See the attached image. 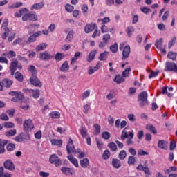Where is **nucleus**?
Returning <instances> with one entry per match:
<instances>
[{"instance_id":"obj_1","label":"nucleus","mask_w":177,"mask_h":177,"mask_svg":"<svg viewBox=\"0 0 177 177\" xmlns=\"http://www.w3.org/2000/svg\"><path fill=\"white\" fill-rule=\"evenodd\" d=\"M66 151L68 154H71V153H78V158H84L85 157V153L77 151L75 149V147H74V142H73V139L69 138L68 143L66 145Z\"/></svg>"},{"instance_id":"obj_2","label":"nucleus","mask_w":177,"mask_h":177,"mask_svg":"<svg viewBox=\"0 0 177 177\" xmlns=\"http://www.w3.org/2000/svg\"><path fill=\"white\" fill-rule=\"evenodd\" d=\"M149 97L147 94V91H142L140 94H138L137 100L140 102L139 106L141 109H143L145 106L149 105V101L147 100V97Z\"/></svg>"},{"instance_id":"obj_3","label":"nucleus","mask_w":177,"mask_h":177,"mask_svg":"<svg viewBox=\"0 0 177 177\" xmlns=\"http://www.w3.org/2000/svg\"><path fill=\"white\" fill-rule=\"evenodd\" d=\"M35 127L34 126V122L31 119H26L23 123V131L26 133H28L30 131H32Z\"/></svg>"},{"instance_id":"obj_4","label":"nucleus","mask_w":177,"mask_h":177,"mask_svg":"<svg viewBox=\"0 0 177 177\" xmlns=\"http://www.w3.org/2000/svg\"><path fill=\"white\" fill-rule=\"evenodd\" d=\"M165 71H172L177 74V65L176 63L172 62H166L165 64Z\"/></svg>"},{"instance_id":"obj_5","label":"nucleus","mask_w":177,"mask_h":177,"mask_svg":"<svg viewBox=\"0 0 177 177\" xmlns=\"http://www.w3.org/2000/svg\"><path fill=\"white\" fill-rule=\"evenodd\" d=\"M30 82L31 85L36 86V88H42V82H41V80L38 79L37 75H31V77H30Z\"/></svg>"},{"instance_id":"obj_6","label":"nucleus","mask_w":177,"mask_h":177,"mask_svg":"<svg viewBox=\"0 0 177 177\" xmlns=\"http://www.w3.org/2000/svg\"><path fill=\"white\" fill-rule=\"evenodd\" d=\"M49 161L50 164H54L55 167H60L62 165V160L59 158V156L56 154H53L50 156Z\"/></svg>"},{"instance_id":"obj_7","label":"nucleus","mask_w":177,"mask_h":177,"mask_svg":"<svg viewBox=\"0 0 177 177\" xmlns=\"http://www.w3.org/2000/svg\"><path fill=\"white\" fill-rule=\"evenodd\" d=\"M53 57H55V56L52 55L50 54V53H49V51H48V50L41 52L39 53L40 60H44V62L50 60V59H53Z\"/></svg>"},{"instance_id":"obj_8","label":"nucleus","mask_w":177,"mask_h":177,"mask_svg":"<svg viewBox=\"0 0 177 177\" xmlns=\"http://www.w3.org/2000/svg\"><path fill=\"white\" fill-rule=\"evenodd\" d=\"M130 54H131V46H129V45H127L124 46V48H123L122 60H127V59L129 57Z\"/></svg>"},{"instance_id":"obj_9","label":"nucleus","mask_w":177,"mask_h":177,"mask_svg":"<svg viewBox=\"0 0 177 177\" xmlns=\"http://www.w3.org/2000/svg\"><path fill=\"white\" fill-rule=\"evenodd\" d=\"M42 35V32L38 31L37 32L33 33L30 35L27 40V44H32V42H35L37 41V37H39V35Z\"/></svg>"},{"instance_id":"obj_10","label":"nucleus","mask_w":177,"mask_h":177,"mask_svg":"<svg viewBox=\"0 0 177 177\" xmlns=\"http://www.w3.org/2000/svg\"><path fill=\"white\" fill-rule=\"evenodd\" d=\"M23 99H24V94L18 91L17 95L11 99V102H14V103H21Z\"/></svg>"},{"instance_id":"obj_11","label":"nucleus","mask_w":177,"mask_h":177,"mask_svg":"<svg viewBox=\"0 0 177 177\" xmlns=\"http://www.w3.org/2000/svg\"><path fill=\"white\" fill-rule=\"evenodd\" d=\"M97 28V25L95 23H91L90 24H87L84 27V32L86 34H89V32H92L93 30Z\"/></svg>"},{"instance_id":"obj_12","label":"nucleus","mask_w":177,"mask_h":177,"mask_svg":"<svg viewBox=\"0 0 177 177\" xmlns=\"http://www.w3.org/2000/svg\"><path fill=\"white\" fill-rule=\"evenodd\" d=\"M4 168L8 171H15V163L10 160H7L3 163Z\"/></svg>"},{"instance_id":"obj_13","label":"nucleus","mask_w":177,"mask_h":177,"mask_svg":"<svg viewBox=\"0 0 177 177\" xmlns=\"http://www.w3.org/2000/svg\"><path fill=\"white\" fill-rule=\"evenodd\" d=\"M155 46L157 48V49H159L160 52L163 53V55L167 54V50H165V48H162V38H160L156 42Z\"/></svg>"},{"instance_id":"obj_14","label":"nucleus","mask_w":177,"mask_h":177,"mask_svg":"<svg viewBox=\"0 0 177 177\" xmlns=\"http://www.w3.org/2000/svg\"><path fill=\"white\" fill-rule=\"evenodd\" d=\"M19 64V62L17 60H15L10 63V71L11 75H14L16 70H17V65Z\"/></svg>"},{"instance_id":"obj_15","label":"nucleus","mask_w":177,"mask_h":177,"mask_svg":"<svg viewBox=\"0 0 177 177\" xmlns=\"http://www.w3.org/2000/svg\"><path fill=\"white\" fill-rule=\"evenodd\" d=\"M61 171L62 172V174L66 176L73 175V174H74V170H73L72 168L67 167H62Z\"/></svg>"},{"instance_id":"obj_16","label":"nucleus","mask_w":177,"mask_h":177,"mask_svg":"<svg viewBox=\"0 0 177 177\" xmlns=\"http://www.w3.org/2000/svg\"><path fill=\"white\" fill-rule=\"evenodd\" d=\"M137 170L143 171V172L146 174V175H151L150 169H149V167H144L142 164L138 165Z\"/></svg>"},{"instance_id":"obj_17","label":"nucleus","mask_w":177,"mask_h":177,"mask_svg":"<svg viewBox=\"0 0 177 177\" xmlns=\"http://www.w3.org/2000/svg\"><path fill=\"white\" fill-rule=\"evenodd\" d=\"M3 84L4 85V88H6V89H9L12 85H13V80L6 78L3 80Z\"/></svg>"},{"instance_id":"obj_18","label":"nucleus","mask_w":177,"mask_h":177,"mask_svg":"<svg viewBox=\"0 0 177 177\" xmlns=\"http://www.w3.org/2000/svg\"><path fill=\"white\" fill-rule=\"evenodd\" d=\"M3 30L4 33L1 35V38L3 39H6V38H8V37H9V35L13 32V30H11L8 27H4Z\"/></svg>"},{"instance_id":"obj_19","label":"nucleus","mask_w":177,"mask_h":177,"mask_svg":"<svg viewBox=\"0 0 177 177\" xmlns=\"http://www.w3.org/2000/svg\"><path fill=\"white\" fill-rule=\"evenodd\" d=\"M15 142H26V134L24 133H21L19 135L16 136L14 139Z\"/></svg>"},{"instance_id":"obj_20","label":"nucleus","mask_w":177,"mask_h":177,"mask_svg":"<svg viewBox=\"0 0 177 177\" xmlns=\"http://www.w3.org/2000/svg\"><path fill=\"white\" fill-rule=\"evenodd\" d=\"M62 73H66L68 70H70V66H68V61H65L61 67L59 68Z\"/></svg>"},{"instance_id":"obj_21","label":"nucleus","mask_w":177,"mask_h":177,"mask_svg":"<svg viewBox=\"0 0 177 177\" xmlns=\"http://www.w3.org/2000/svg\"><path fill=\"white\" fill-rule=\"evenodd\" d=\"M13 75L17 81H19V82H23L24 80V76H23V74H21V73L17 71L14 73Z\"/></svg>"},{"instance_id":"obj_22","label":"nucleus","mask_w":177,"mask_h":177,"mask_svg":"<svg viewBox=\"0 0 177 177\" xmlns=\"http://www.w3.org/2000/svg\"><path fill=\"white\" fill-rule=\"evenodd\" d=\"M80 164L82 168H88V166L89 165V159L84 158L80 160Z\"/></svg>"},{"instance_id":"obj_23","label":"nucleus","mask_w":177,"mask_h":177,"mask_svg":"<svg viewBox=\"0 0 177 177\" xmlns=\"http://www.w3.org/2000/svg\"><path fill=\"white\" fill-rule=\"evenodd\" d=\"M113 81L114 82H116V84H122V82H125V78H124L123 76H121V75H116Z\"/></svg>"},{"instance_id":"obj_24","label":"nucleus","mask_w":177,"mask_h":177,"mask_svg":"<svg viewBox=\"0 0 177 177\" xmlns=\"http://www.w3.org/2000/svg\"><path fill=\"white\" fill-rule=\"evenodd\" d=\"M96 53H97V50H93L92 51L90 52L88 54V58H87V62L91 63L93 59H95V57L96 56Z\"/></svg>"},{"instance_id":"obj_25","label":"nucleus","mask_w":177,"mask_h":177,"mask_svg":"<svg viewBox=\"0 0 177 177\" xmlns=\"http://www.w3.org/2000/svg\"><path fill=\"white\" fill-rule=\"evenodd\" d=\"M67 158L73 165H75L76 168H78V167H80V165H78V160H77V158H74L73 156H68Z\"/></svg>"},{"instance_id":"obj_26","label":"nucleus","mask_w":177,"mask_h":177,"mask_svg":"<svg viewBox=\"0 0 177 177\" xmlns=\"http://www.w3.org/2000/svg\"><path fill=\"white\" fill-rule=\"evenodd\" d=\"M146 129H147V131H149L151 133H153V135H157V129L154 126H153V124H147Z\"/></svg>"},{"instance_id":"obj_27","label":"nucleus","mask_w":177,"mask_h":177,"mask_svg":"<svg viewBox=\"0 0 177 177\" xmlns=\"http://www.w3.org/2000/svg\"><path fill=\"white\" fill-rule=\"evenodd\" d=\"M29 92L34 99H38L39 97V95H41V93L38 89L30 90Z\"/></svg>"},{"instance_id":"obj_28","label":"nucleus","mask_w":177,"mask_h":177,"mask_svg":"<svg viewBox=\"0 0 177 177\" xmlns=\"http://www.w3.org/2000/svg\"><path fill=\"white\" fill-rule=\"evenodd\" d=\"M133 136H135V133H133V131L129 132L130 138L126 141V143L128 146H130V145H133L135 143L133 140H132V139H133Z\"/></svg>"},{"instance_id":"obj_29","label":"nucleus","mask_w":177,"mask_h":177,"mask_svg":"<svg viewBox=\"0 0 177 177\" xmlns=\"http://www.w3.org/2000/svg\"><path fill=\"white\" fill-rule=\"evenodd\" d=\"M8 140H4L0 142V154L5 153V146H6V144L8 143Z\"/></svg>"},{"instance_id":"obj_30","label":"nucleus","mask_w":177,"mask_h":177,"mask_svg":"<svg viewBox=\"0 0 177 177\" xmlns=\"http://www.w3.org/2000/svg\"><path fill=\"white\" fill-rule=\"evenodd\" d=\"M177 57V53L170 51L167 54V58L170 59V60H172L173 62H175L176 60Z\"/></svg>"},{"instance_id":"obj_31","label":"nucleus","mask_w":177,"mask_h":177,"mask_svg":"<svg viewBox=\"0 0 177 177\" xmlns=\"http://www.w3.org/2000/svg\"><path fill=\"white\" fill-rule=\"evenodd\" d=\"M112 165L114 168L118 169L121 167V161L117 158L112 160Z\"/></svg>"},{"instance_id":"obj_32","label":"nucleus","mask_w":177,"mask_h":177,"mask_svg":"<svg viewBox=\"0 0 177 177\" xmlns=\"http://www.w3.org/2000/svg\"><path fill=\"white\" fill-rule=\"evenodd\" d=\"M2 56H6L8 59H12V57H16V53L13 50H10L8 53H3Z\"/></svg>"},{"instance_id":"obj_33","label":"nucleus","mask_w":177,"mask_h":177,"mask_svg":"<svg viewBox=\"0 0 177 177\" xmlns=\"http://www.w3.org/2000/svg\"><path fill=\"white\" fill-rule=\"evenodd\" d=\"M128 138H129V133L128 134L127 127H125L122 131L120 139L121 140H125V139H128Z\"/></svg>"},{"instance_id":"obj_34","label":"nucleus","mask_w":177,"mask_h":177,"mask_svg":"<svg viewBox=\"0 0 177 177\" xmlns=\"http://www.w3.org/2000/svg\"><path fill=\"white\" fill-rule=\"evenodd\" d=\"M167 142L165 140H160L158 142V147H159V149H164L165 150V149H167Z\"/></svg>"},{"instance_id":"obj_35","label":"nucleus","mask_w":177,"mask_h":177,"mask_svg":"<svg viewBox=\"0 0 177 177\" xmlns=\"http://www.w3.org/2000/svg\"><path fill=\"white\" fill-rule=\"evenodd\" d=\"M44 2H40V3H35L31 7V10H34L35 9L36 10H38L39 9H42V8H44Z\"/></svg>"},{"instance_id":"obj_36","label":"nucleus","mask_w":177,"mask_h":177,"mask_svg":"<svg viewBox=\"0 0 177 177\" xmlns=\"http://www.w3.org/2000/svg\"><path fill=\"white\" fill-rule=\"evenodd\" d=\"M108 56H109V52L104 51L100 54L98 59L99 60H100V62H103V60L107 59Z\"/></svg>"},{"instance_id":"obj_37","label":"nucleus","mask_w":177,"mask_h":177,"mask_svg":"<svg viewBox=\"0 0 177 177\" xmlns=\"http://www.w3.org/2000/svg\"><path fill=\"white\" fill-rule=\"evenodd\" d=\"M64 57H65L64 54H63L62 53H57L55 55V59L56 62H62V60H63Z\"/></svg>"},{"instance_id":"obj_38","label":"nucleus","mask_w":177,"mask_h":177,"mask_svg":"<svg viewBox=\"0 0 177 177\" xmlns=\"http://www.w3.org/2000/svg\"><path fill=\"white\" fill-rule=\"evenodd\" d=\"M135 32V28L133 26H129L126 28V32L129 37V38H131L132 37V32Z\"/></svg>"},{"instance_id":"obj_39","label":"nucleus","mask_w":177,"mask_h":177,"mask_svg":"<svg viewBox=\"0 0 177 177\" xmlns=\"http://www.w3.org/2000/svg\"><path fill=\"white\" fill-rule=\"evenodd\" d=\"M162 94L167 95L168 97H172V96H174V94L168 93V86H164L162 88Z\"/></svg>"},{"instance_id":"obj_40","label":"nucleus","mask_w":177,"mask_h":177,"mask_svg":"<svg viewBox=\"0 0 177 177\" xmlns=\"http://www.w3.org/2000/svg\"><path fill=\"white\" fill-rule=\"evenodd\" d=\"M74 38V32L73 31H69L68 32V35L65 39L66 42H70Z\"/></svg>"},{"instance_id":"obj_41","label":"nucleus","mask_w":177,"mask_h":177,"mask_svg":"<svg viewBox=\"0 0 177 177\" xmlns=\"http://www.w3.org/2000/svg\"><path fill=\"white\" fill-rule=\"evenodd\" d=\"M46 46H48L46 45V44L45 43H41L40 44H39L37 47H36V50L37 52H41V50H44V49H46Z\"/></svg>"},{"instance_id":"obj_42","label":"nucleus","mask_w":177,"mask_h":177,"mask_svg":"<svg viewBox=\"0 0 177 177\" xmlns=\"http://www.w3.org/2000/svg\"><path fill=\"white\" fill-rule=\"evenodd\" d=\"M50 118L57 119L60 118V113L59 111H53L49 114Z\"/></svg>"},{"instance_id":"obj_43","label":"nucleus","mask_w":177,"mask_h":177,"mask_svg":"<svg viewBox=\"0 0 177 177\" xmlns=\"http://www.w3.org/2000/svg\"><path fill=\"white\" fill-rule=\"evenodd\" d=\"M51 143L55 146H62L63 145V140L53 139L51 140Z\"/></svg>"},{"instance_id":"obj_44","label":"nucleus","mask_w":177,"mask_h":177,"mask_svg":"<svg viewBox=\"0 0 177 177\" xmlns=\"http://www.w3.org/2000/svg\"><path fill=\"white\" fill-rule=\"evenodd\" d=\"M26 10H27V8H22L19 10V12H17L15 13L14 15L15 17H21V16H23V13L26 12Z\"/></svg>"},{"instance_id":"obj_45","label":"nucleus","mask_w":177,"mask_h":177,"mask_svg":"<svg viewBox=\"0 0 177 177\" xmlns=\"http://www.w3.org/2000/svg\"><path fill=\"white\" fill-rule=\"evenodd\" d=\"M129 73H131V67L127 68L122 73V75L123 78H127L129 77Z\"/></svg>"},{"instance_id":"obj_46","label":"nucleus","mask_w":177,"mask_h":177,"mask_svg":"<svg viewBox=\"0 0 177 177\" xmlns=\"http://www.w3.org/2000/svg\"><path fill=\"white\" fill-rule=\"evenodd\" d=\"M110 50H111L112 53H117L118 51V44L115 43L114 44L110 46Z\"/></svg>"},{"instance_id":"obj_47","label":"nucleus","mask_w":177,"mask_h":177,"mask_svg":"<svg viewBox=\"0 0 177 177\" xmlns=\"http://www.w3.org/2000/svg\"><path fill=\"white\" fill-rule=\"evenodd\" d=\"M118 157L120 160H125L127 157V151L125 150H122L119 153Z\"/></svg>"},{"instance_id":"obj_48","label":"nucleus","mask_w":177,"mask_h":177,"mask_svg":"<svg viewBox=\"0 0 177 177\" xmlns=\"http://www.w3.org/2000/svg\"><path fill=\"white\" fill-rule=\"evenodd\" d=\"M16 129L10 130L6 132V136L10 137V136H15L17 133Z\"/></svg>"},{"instance_id":"obj_49","label":"nucleus","mask_w":177,"mask_h":177,"mask_svg":"<svg viewBox=\"0 0 177 177\" xmlns=\"http://www.w3.org/2000/svg\"><path fill=\"white\" fill-rule=\"evenodd\" d=\"M110 151L109 150H105L103 153V155H102V158L104 160H109V158H110Z\"/></svg>"},{"instance_id":"obj_50","label":"nucleus","mask_w":177,"mask_h":177,"mask_svg":"<svg viewBox=\"0 0 177 177\" xmlns=\"http://www.w3.org/2000/svg\"><path fill=\"white\" fill-rule=\"evenodd\" d=\"M28 70L32 73V75H37V68H35L34 65L29 66Z\"/></svg>"},{"instance_id":"obj_51","label":"nucleus","mask_w":177,"mask_h":177,"mask_svg":"<svg viewBox=\"0 0 177 177\" xmlns=\"http://www.w3.org/2000/svg\"><path fill=\"white\" fill-rule=\"evenodd\" d=\"M108 147L111 150V151H116V150H117V145H115V143H114V142H110L108 145Z\"/></svg>"},{"instance_id":"obj_52","label":"nucleus","mask_w":177,"mask_h":177,"mask_svg":"<svg viewBox=\"0 0 177 177\" xmlns=\"http://www.w3.org/2000/svg\"><path fill=\"white\" fill-rule=\"evenodd\" d=\"M80 135H82V138H86L88 135V131L85 127H82L80 129Z\"/></svg>"},{"instance_id":"obj_53","label":"nucleus","mask_w":177,"mask_h":177,"mask_svg":"<svg viewBox=\"0 0 177 177\" xmlns=\"http://www.w3.org/2000/svg\"><path fill=\"white\" fill-rule=\"evenodd\" d=\"M65 10L68 12V13H71L74 10V6H71V4H66L65 6Z\"/></svg>"},{"instance_id":"obj_54","label":"nucleus","mask_w":177,"mask_h":177,"mask_svg":"<svg viewBox=\"0 0 177 177\" xmlns=\"http://www.w3.org/2000/svg\"><path fill=\"white\" fill-rule=\"evenodd\" d=\"M90 95H91V90H86V91H84L82 95V100H84V99H86L87 97H89Z\"/></svg>"},{"instance_id":"obj_55","label":"nucleus","mask_w":177,"mask_h":177,"mask_svg":"<svg viewBox=\"0 0 177 177\" xmlns=\"http://www.w3.org/2000/svg\"><path fill=\"white\" fill-rule=\"evenodd\" d=\"M15 149H16V145L13 143H9L7 145L8 151H13V150H15Z\"/></svg>"},{"instance_id":"obj_56","label":"nucleus","mask_w":177,"mask_h":177,"mask_svg":"<svg viewBox=\"0 0 177 177\" xmlns=\"http://www.w3.org/2000/svg\"><path fill=\"white\" fill-rule=\"evenodd\" d=\"M176 41V37H174L171 39V40L169 41L168 48L169 49H171L174 45H175V42Z\"/></svg>"},{"instance_id":"obj_57","label":"nucleus","mask_w":177,"mask_h":177,"mask_svg":"<svg viewBox=\"0 0 177 177\" xmlns=\"http://www.w3.org/2000/svg\"><path fill=\"white\" fill-rule=\"evenodd\" d=\"M29 15V20L31 21H37L38 20V17L35 15V14L28 13Z\"/></svg>"},{"instance_id":"obj_58","label":"nucleus","mask_w":177,"mask_h":177,"mask_svg":"<svg viewBox=\"0 0 177 177\" xmlns=\"http://www.w3.org/2000/svg\"><path fill=\"white\" fill-rule=\"evenodd\" d=\"M96 37H100V30L96 28L92 35V38H96Z\"/></svg>"},{"instance_id":"obj_59","label":"nucleus","mask_w":177,"mask_h":177,"mask_svg":"<svg viewBox=\"0 0 177 177\" xmlns=\"http://www.w3.org/2000/svg\"><path fill=\"white\" fill-rule=\"evenodd\" d=\"M110 133H109V131H104L102 134V138H103V139H105L106 140H108V139H110Z\"/></svg>"},{"instance_id":"obj_60","label":"nucleus","mask_w":177,"mask_h":177,"mask_svg":"<svg viewBox=\"0 0 177 177\" xmlns=\"http://www.w3.org/2000/svg\"><path fill=\"white\" fill-rule=\"evenodd\" d=\"M136 161V160L135 159V157H133V156H129V158H128L129 165H133L135 164Z\"/></svg>"},{"instance_id":"obj_61","label":"nucleus","mask_w":177,"mask_h":177,"mask_svg":"<svg viewBox=\"0 0 177 177\" xmlns=\"http://www.w3.org/2000/svg\"><path fill=\"white\" fill-rule=\"evenodd\" d=\"M144 136H145V133L143 132V131L140 130L138 131L137 138L138 139H139V140H142V139H143Z\"/></svg>"},{"instance_id":"obj_62","label":"nucleus","mask_w":177,"mask_h":177,"mask_svg":"<svg viewBox=\"0 0 177 177\" xmlns=\"http://www.w3.org/2000/svg\"><path fill=\"white\" fill-rule=\"evenodd\" d=\"M5 128H14L15 127V123L12 122H8L4 124Z\"/></svg>"},{"instance_id":"obj_63","label":"nucleus","mask_w":177,"mask_h":177,"mask_svg":"<svg viewBox=\"0 0 177 177\" xmlns=\"http://www.w3.org/2000/svg\"><path fill=\"white\" fill-rule=\"evenodd\" d=\"M153 138V136L150 133H147L145 136V139L147 142H150Z\"/></svg>"},{"instance_id":"obj_64","label":"nucleus","mask_w":177,"mask_h":177,"mask_svg":"<svg viewBox=\"0 0 177 177\" xmlns=\"http://www.w3.org/2000/svg\"><path fill=\"white\" fill-rule=\"evenodd\" d=\"M110 39V35L106 34L103 36V41L105 44H107L109 42V40Z\"/></svg>"}]
</instances>
